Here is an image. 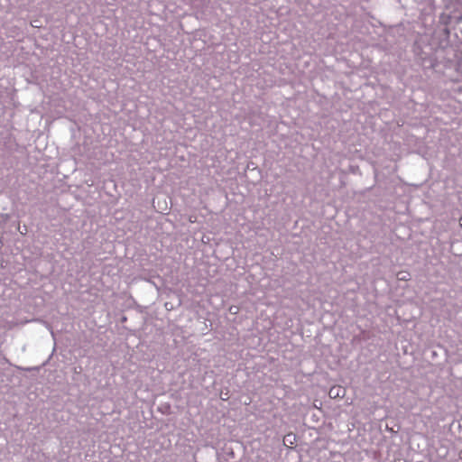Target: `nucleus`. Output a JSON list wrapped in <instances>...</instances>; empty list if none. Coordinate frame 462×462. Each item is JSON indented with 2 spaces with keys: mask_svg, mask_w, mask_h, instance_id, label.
Masks as SVG:
<instances>
[{
  "mask_svg": "<svg viewBox=\"0 0 462 462\" xmlns=\"http://www.w3.org/2000/svg\"><path fill=\"white\" fill-rule=\"evenodd\" d=\"M328 393H329V396L331 398H337V397L344 396L345 389L342 388L341 386H333V387L330 388Z\"/></svg>",
  "mask_w": 462,
  "mask_h": 462,
  "instance_id": "f257e3e1",
  "label": "nucleus"
}]
</instances>
